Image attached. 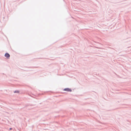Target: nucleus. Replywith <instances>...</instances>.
I'll use <instances>...</instances> for the list:
<instances>
[{
    "instance_id": "nucleus-3",
    "label": "nucleus",
    "mask_w": 131,
    "mask_h": 131,
    "mask_svg": "<svg viewBox=\"0 0 131 131\" xmlns=\"http://www.w3.org/2000/svg\"><path fill=\"white\" fill-rule=\"evenodd\" d=\"M14 93H19V91L18 90H16L14 92Z\"/></svg>"
},
{
    "instance_id": "nucleus-4",
    "label": "nucleus",
    "mask_w": 131,
    "mask_h": 131,
    "mask_svg": "<svg viewBox=\"0 0 131 131\" xmlns=\"http://www.w3.org/2000/svg\"><path fill=\"white\" fill-rule=\"evenodd\" d=\"M12 129V128H10L9 129V130H11Z\"/></svg>"
},
{
    "instance_id": "nucleus-2",
    "label": "nucleus",
    "mask_w": 131,
    "mask_h": 131,
    "mask_svg": "<svg viewBox=\"0 0 131 131\" xmlns=\"http://www.w3.org/2000/svg\"><path fill=\"white\" fill-rule=\"evenodd\" d=\"M6 57L7 59H9L10 56L9 54L8 53H5L4 55Z\"/></svg>"
},
{
    "instance_id": "nucleus-1",
    "label": "nucleus",
    "mask_w": 131,
    "mask_h": 131,
    "mask_svg": "<svg viewBox=\"0 0 131 131\" xmlns=\"http://www.w3.org/2000/svg\"><path fill=\"white\" fill-rule=\"evenodd\" d=\"M63 90L64 91H66L69 92H71L72 91V90L71 89H70L69 88H64Z\"/></svg>"
}]
</instances>
